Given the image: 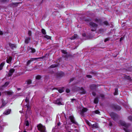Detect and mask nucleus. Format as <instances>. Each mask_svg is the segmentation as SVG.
Wrapping results in <instances>:
<instances>
[{
  "label": "nucleus",
  "instance_id": "nucleus-1",
  "mask_svg": "<svg viewBox=\"0 0 132 132\" xmlns=\"http://www.w3.org/2000/svg\"><path fill=\"white\" fill-rule=\"evenodd\" d=\"M38 130L41 132H46L45 127L41 124H39L37 126Z\"/></svg>",
  "mask_w": 132,
  "mask_h": 132
},
{
  "label": "nucleus",
  "instance_id": "nucleus-2",
  "mask_svg": "<svg viewBox=\"0 0 132 132\" xmlns=\"http://www.w3.org/2000/svg\"><path fill=\"white\" fill-rule=\"evenodd\" d=\"M89 25L90 26L91 28H93V29H92L91 31H95L96 29V28L98 26V25L93 22H91L89 23Z\"/></svg>",
  "mask_w": 132,
  "mask_h": 132
},
{
  "label": "nucleus",
  "instance_id": "nucleus-3",
  "mask_svg": "<svg viewBox=\"0 0 132 132\" xmlns=\"http://www.w3.org/2000/svg\"><path fill=\"white\" fill-rule=\"evenodd\" d=\"M110 106L112 108L118 110H119L121 109V107L119 106L116 104H112Z\"/></svg>",
  "mask_w": 132,
  "mask_h": 132
},
{
  "label": "nucleus",
  "instance_id": "nucleus-4",
  "mask_svg": "<svg viewBox=\"0 0 132 132\" xmlns=\"http://www.w3.org/2000/svg\"><path fill=\"white\" fill-rule=\"evenodd\" d=\"M69 119L73 123L77 125V122L75 121L74 118L73 116H71L69 117Z\"/></svg>",
  "mask_w": 132,
  "mask_h": 132
},
{
  "label": "nucleus",
  "instance_id": "nucleus-5",
  "mask_svg": "<svg viewBox=\"0 0 132 132\" xmlns=\"http://www.w3.org/2000/svg\"><path fill=\"white\" fill-rule=\"evenodd\" d=\"M110 115L111 117L113 118L114 120H116L117 118L118 117L117 115L113 112H111L110 114Z\"/></svg>",
  "mask_w": 132,
  "mask_h": 132
},
{
  "label": "nucleus",
  "instance_id": "nucleus-6",
  "mask_svg": "<svg viewBox=\"0 0 132 132\" xmlns=\"http://www.w3.org/2000/svg\"><path fill=\"white\" fill-rule=\"evenodd\" d=\"M27 51H30L31 53H34L36 52L35 50L32 47L28 46L27 48Z\"/></svg>",
  "mask_w": 132,
  "mask_h": 132
},
{
  "label": "nucleus",
  "instance_id": "nucleus-7",
  "mask_svg": "<svg viewBox=\"0 0 132 132\" xmlns=\"http://www.w3.org/2000/svg\"><path fill=\"white\" fill-rule=\"evenodd\" d=\"M62 100L61 98H58L54 101V103L59 105H62V104L61 103Z\"/></svg>",
  "mask_w": 132,
  "mask_h": 132
},
{
  "label": "nucleus",
  "instance_id": "nucleus-8",
  "mask_svg": "<svg viewBox=\"0 0 132 132\" xmlns=\"http://www.w3.org/2000/svg\"><path fill=\"white\" fill-rule=\"evenodd\" d=\"M9 45L10 47L12 49H13L16 47V45L15 44H13L10 43H9Z\"/></svg>",
  "mask_w": 132,
  "mask_h": 132
},
{
  "label": "nucleus",
  "instance_id": "nucleus-9",
  "mask_svg": "<svg viewBox=\"0 0 132 132\" xmlns=\"http://www.w3.org/2000/svg\"><path fill=\"white\" fill-rule=\"evenodd\" d=\"M15 71V70L14 69H10L9 71V72L8 75V77H9L12 76Z\"/></svg>",
  "mask_w": 132,
  "mask_h": 132
},
{
  "label": "nucleus",
  "instance_id": "nucleus-10",
  "mask_svg": "<svg viewBox=\"0 0 132 132\" xmlns=\"http://www.w3.org/2000/svg\"><path fill=\"white\" fill-rule=\"evenodd\" d=\"M64 75V73L62 72H59L56 73V76L57 77H61Z\"/></svg>",
  "mask_w": 132,
  "mask_h": 132
},
{
  "label": "nucleus",
  "instance_id": "nucleus-11",
  "mask_svg": "<svg viewBox=\"0 0 132 132\" xmlns=\"http://www.w3.org/2000/svg\"><path fill=\"white\" fill-rule=\"evenodd\" d=\"M122 125L125 126L126 128H127L130 125V124L129 123H126L125 122H122L121 123Z\"/></svg>",
  "mask_w": 132,
  "mask_h": 132
},
{
  "label": "nucleus",
  "instance_id": "nucleus-12",
  "mask_svg": "<svg viewBox=\"0 0 132 132\" xmlns=\"http://www.w3.org/2000/svg\"><path fill=\"white\" fill-rule=\"evenodd\" d=\"M94 21L96 23L99 24H101L102 22V21L100 19H95L94 20Z\"/></svg>",
  "mask_w": 132,
  "mask_h": 132
},
{
  "label": "nucleus",
  "instance_id": "nucleus-13",
  "mask_svg": "<svg viewBox=\"0 0 132 132\" xmlns=\"http://www.w3.org/2000/svg\"><path fill=\"white\" fill-rule=\"evenodd\" d=\"M97 86L96 85L92 84L90 85V88L91 89L94 90L96 89Z\"/></svg>",
  "mask_w": 132,
  "mask_h": 132
},
{
  "label": "nucleus",
  "instance_id": "nucleus-14",
  "mask_svg": "<svg viewBox=\"0 0 132 132\" xmlns=\"http://www.w3.org/2000/svg\"><path fill=\"white\" fill-rule=\"evenodd\" d=\"M12 60V57L11 56H10L7 58L6 60V62L7 63H10L11 62Z\"/></svg>",
  "mask_w": 132,
  "mask_h": 132
},
{
  "label": "nucleus",
  "instance_id": "nucleus-15",
  "mask_svg": "<svg viewBox=\"0 0 132 132\" xmlns=\"http://www.w3.org/2000/svg\"><path fill=\"white\" fill-rule=\"evenodd\" d=\"M11 109H8L5 111L3 113V114L5 115H7L9 114L11 112Z\"/></svg>",
  "mask_w": 132,
  "mask_h": 132
},
{
  "label": "nucleus",
  "instance_id": "nucleus-16",
  "mask_svg": "<svg viewBox=\"0 0 132 132\" xmlns=\"http://www.w3.org/2000/svg\"><path fill=\"white\" fill-rule=\"evenodd\" d=\"M30 37H27L25 39L24 42L25 43L28 44L29 43V41L30 40Z\"/></svg>",
  "mask_w": 132,
  "mask_h": 132
},
{
  "label": "nucleus",
  "instance_id": "nucleus-17",
  "mask_svg": "<svg viewBox=\"0 0 132 132\" xmlns=\"http://www.w3.org/2000/svg\"><path fill=\"white\" fill-rule=\"evenodd\" d=\"M31 83V80L29 79L27 80L26 82L25 83V84H27V86H28Z\"/></svg>",
  "mask_w": 132,
  "mask_h": 132
},
{
  "label": "nucleus",
  "instance_id": "nucleus-18",
  "mask_svg": "<svg viewBox=\"0 0 132 132\" xmlns=\"http://www.w3.org/2000/svg\"><path fill=\"white\" fill-rule=\"evenodd\" d=\"M78 37V35L77 34H75L74 35L72 36L71 37L69 38L70 39L72 40L74 39H76Z\"/></svg>",
  "mask_w": 132,
  "mask_h": 132
},
{
  "label": "nucleus",
  "instance_id": "nucleus-19",
  "mask_svg": "<svg viewBox=\"0 0 132 132\" xmlns=\"http://www.w3.org/2000/svg\"><path fill=\"white\" fill-rule=\"evenodd\" d=\"M80 92L81 93V94H85L86 93V91L85 90L82 88H81L80 89Z\"/></svg>",
  "mask_w": 132,
  "mask_h": 132
},
{
  "label": "nucleus",
  "instance_id": "nucleus-20",
  "mask_svg": "<svg viewBox=\"0 0 132 132\" xmlns=\"http://www.w3.org/2000/svg\"><path fill=\"white\" fill-rule=\"evenodd\" d=\"M91 127L93 128H98V126L97 124H94L91 125Z\"/></svg>",
  "mask_w": 132,
  "mask_h": 132
},
{
  "label": "nucleus",
  "instance_id": "nucleus-21",
  "mask_svg": "<svg viewBox=\"0 0 132 132\" xmlns=\"http://www.w3.org/2000/svg\"><path fill=\"white\" fill-rule=\"evenodd\" d=\"M59 65L58 64H54L51 65L50 67V68H54L57 67Z\"/></svg>",
  "mask_w": 132,
  "mask_h": 132
},
{
  "label": "nucleus",
  "instance_id": "nucleus-22",
  "mask_svg": "<svg viewBox=\"0 0 132 132\" xmlns=\"http://www.w3.org/2000/svg\"><path fill=\"white\" fill-rule=\"evenodd\" d=\"M20 3H11V4H10V5L11 6H12L14 5H16V6L18 5V4H19Z\"/></svg>",
  "mask_w": 132,
  "mask_h": 132
},
{
  "label": "nucleus",
  "instance_id": "nucleus-23",
  "mask_svg": "<svg viewBox=\"0 0 132 132\" xmlns=\"http://www.w3.org/2000/svg\"><path fill=\"white\" fill-rule=\"evenodd\" d=\"M4 64V63L3 62L0 64V70H1L2 69V68Z\"/></svg>",
  "mask_w": 132,
  "mask_h": 132
},
{
  "label": "nucleus",
  "instance_id": "nucleus-24",
  "mask_svg": "<svg viewBox=\"0 0 132 132\" xmlns=\"http://www.w3.org/2000/svg\"><path fill=\"white\" fill-rule=\"evenodd\" d=\"M41 78V76L40 75H38L36 77V79L38 80H39Z\"/></svg>",
  "mask_w": 132,
  "mask_h": 132
},
{
  "label": "nucleus",
  "instance_id": "nucleus-25",
  "mask_svg": "<svg viewBox=\"0 0 132 132\" xmlns=\"http://www.w3.org/2000/svg\"><path fill=\"white\" fill-rule=\"evenodd\" d=\"M41 32L44 35H45L46 34L45 30L43 29H41Z\"/></svg>",
  "mask_w": 132,
  "mask_h": 132
},
{
  "label": "nucleus",
  "instance_id": "nucleus-26",
  "mask_svg": "<svg viewBox=\"0 0 132 132\" xmlns=\"http://www.w3.org/2000/svg\"><path fill=\"white\" fill-rule=\"evenodd\" d=\"M88 110V109H87L86 108H84L82 109L81 111L82 112H87Z\"/></svg>",
  "mask_w": 132,
  "mask_h": 132
},
{
  "label": "nucleus",
  "instance_id": "nucleus-27",
  "mask_svg": "<svg viewBox=\"0 0 132 132\" xmlns=\"http://www.w3.org/2000/svg\"><path fill=\"white\" fill-rule=\"evenodd\" d=\"M98 102V100L97 98H96L94 100V103L95 104H97Z\"/></svg>",
  "mask_w": 132,
  "mask_h": 132
},
{
  "label": "nucleus",
  "instance_id": "nucleus-28",
  "mask_svg": "<svg viewBox=\"0 0 132 132\" xmlns=\"http://www.w3.org/2000/svg\"><path fill=\"white\" fill-rule=\"evenodd\" d=\"M44 37L47 38V39H50L51 38V37L50 36L48 35H45L44 36Z\"/></svg>",
  "mask_w": 132,
  "mask_h": 132
},
{
  "label": "nucleus",
  "instance_id": "nucleus-29",
  "mask_svg": "<svg viewBox=\"0 0 132 132\" xmlns=\"http://www.w3.org/2000/svg\"><path fill=\"white\" fill-rule=\"evenodd\" d=\"M25 124L26 126H29V124L28 121L27 120H26L25 121Z\"/></svg>",
  "mask_w": 132,
  "mask_h": 132
},
{
  "label": "nucleus",
  "instance_id": "nucleus-30",
  "mask_svg": "<svg viewBox=\"0 0 132 132\" xmlns=\"http://www.w3.org/2000/svg\"><path fill=\"white\" fill-rule=\"evenodd\" d=\"M118 93V89L116 88L115 89V91L114 93V95H116Z\"/></svg>",
  "mask_w": 132,
  "mask_h": 132
},
{
  "label": "nucleus",
  "instance_id": "nucleus-31",
  "mask_svg": "<svg viewBox=\"0 0 132 132\" xmlns=\"http://www.w3.org/2000/svg\"><path fill=\"white\" fill-rule=\"evenodd\" d=\"M9 84V82H6L5 83L4 85H3L4 86L6 87Z\"/></svg>",
  "mask_w": 132,
  "mask_h": 132
},
{
  "label": "nucleus",
  "instance_id": "nucleus-32",
  "mask_svg": "<svg viewBox=\"0 0 132 132\" xmlns=\"http://www.w3.org/2000/svg\"><path fill=\"white\" fill-rule=\"evenodd\" d=\"M13 92L11 91H7L6 92V93L8 95H11L12 94Z\"/></svg>",
  "mask_w": 132,
  "mask_h": 132
},
{
  "label": "nucleus",
  "instance_id": "nucleus-33",
  "mask_svg": "<svg viewBox=\"0 0 132 132\" xmlns=\"http://www.w3.org/2000/svg\"><path fill=\"white\" fill-rule=\"evenodd\" d=\"M29 98L28 97V96L26 97V99H25V101L27 103H28V102H29Z\"/></svg>",
  "mask_w": 132,
  "mask_h": 132
},
{
  "label": "nucleus",
  "instance_id": "nucleus-34",
  "mask_svg": "<svg viewBox=\"0 0 132 132\" xmlns=\"http://www.w3.org/2000/svg\"><path fill=\"white\" fill-rule=\"evenodd\" d=\"M80 114L81 115V116L83 117L84 116V112H82L81 111H80Z\"/></svg>",
  "mask_w": 132,
  "mask_h": 132
},
{
  "label": "nucleus",
  "instance_id": "nucleus-35",
  "mask_svg": "<svg viewBox=\"0 0 132 132\" xmlns=\"http://www.w3.org/2000/svg\"><path fill=\"white\" fill-rule=\"evenodd\" d=\"M125 78L128 80H130L131 79V78L129 76H125Z\"/></svg>",
  "mask_w": 132,
  "mask_h": 132
},
{
  "label": "nucleus",
  "instance_id": "nucleus-36",
  "mask_svg": "<svg viewBox=\"0 0 132 132\" xmlns=\"http://www.w3.org/2000/svg\"><path fill=\"white\" fill-rule=\"evenodd\" d=\"M103 23H104V24H105V25H108L109 24V23H108V22L107 21H104L103 22Z\"/></svg>",
  "mask_w": 132,
  "mask_h": 132
},
{
  "label": "nucleus",
  "instance_id": "nucleus-37",
  "mask_svg": "<svg viewBox=\"0 0 132 132\" xmlns=\"http://www.w3.org/2000/svg\"><path fill=\"white\" fill-rule=\"evenodd\" d=\"M128 119L130 121H132V116H129L128 118Z\"/></svg>",
  "mask_w": 132,
  "mask_h": 132
},
{
  "label": "nucleus",
  "instance_id": "nucleus-38",
  "mask_svg": "<svg viewBox=\"0 0 132 132\" xmlns=\"http://www.w3.org/2000/svg\"><path fill=\"white\" fill-rule=\"evenodd\" d=\"M28 35L29 36H30L31 35V31L29 30L28 31Z\"/></svg>",
  "mask_w": 132,
  "mask_h": 132
},
{
  "label": "nucleus",
  "instance_id": "nucleus-39",
  "mask_svg": "<svg viewBox=\"0 0 132 132\" xmlns=\"http://www.w3.org/2000/svg\"><path fill=\"white\" fill-rule=\"evenodd\" d=\"M64 57L65 58H67L69 56V55L67 54H65L64 55Z\"/></svg>",
  "mask_w": 132,
  "mask_h": 132
},
{
  "label": "nucleus",
  "instance_id": "nucleus-40",
  "mask_svg": "<svg viewBox=\"0 0 132 132\" xmlns=\"http://www.w3.org/2000/svg\"><path fill=\"white\" fill-rule=\"evenodd\" d=\"M31 61H30V60L28 61L27 62V65H28L30 63H31Z\"/></svg>",
  "mask_w": 132,
  "mask_h": 132
},
{
  "label": "nucleus",
  "instance_id": "nucleus-41",
  "mask_svg": "<svg viewBox=\"0 0 132 132\" xmlns=\"http://www.w3.org/2000/svg\"><path fill=\"white\" fill-rule=\"evenodd\" d=\"M95 113L96 114H98L100 113L99 111L98 110H96L95 111Z\"/></svg>",
  "mask_w": 132,
  "mask_h": 132
},
{
  "label": "nucleus",
  "instance_id": "nucleus-42",
  "mask_svg": "<svg viewBox=\"0 0 132 132\" xmlns=\"http://www.w3.org/2000/svg\"><path fill=\"white\" fill-rule=\"evenodd\" d=\"M62 52L64 54H67V53L64 50H62Z\"/></svg>",
  "mask_w": 132,
  "mask_h": 132
},
{
  "label": "nucleus",
  "instance_id": "nucleus-43",
  "mask_svg": "<svg viewBox=\"0 0 132 132\" xmlns=\"http://www.w3.org/2000/svg\"><path fill=\"white\" fill-rule=\"evenodd\" d=\"M9 0H2V1L3 2H8Z\"/></svg>",
  "mask_w": 132,
  "mask_h": 132
},
{
  "label": "nucleus",
  "instance_id": "nucleus-44",
  "mask_svg": "<svg viewBox=\"0 0 132 132\" xmlns=\"http://www.w3.org/2000/svg\"><path fill=\"white\" fill-rule=\"evenodd\" d=\"M37 59L35 58H32L30 60L31 61H32L34 60H35Z\"/></svg>",
  "mask_w": 132,
  "mask_h": 132
},
{
  "label": "nucleus",
  "instance_id": "nucleus-45",
  "mask_svg": "<svg viewBox=\"0 0 132 132\" xmlns=\"http://www.w3.org/2000/svg\"><path fill=\"white\" fill-rule=\"evenodd\" d=\"M59 92L60 93H62L63 92V90L62 89H59L58 90Z\"/></svg>",
  "mask_w": 132,
  "mask_h": 132
},
{
  "label": "nucleus",
  "instance_id": "nucleus-46",
  "mask_svg": "<svg viewBox=\"0 0 132 132\" xmlns=\"http://www.w3.org/2000/svg\"><path fill=\"white\" fill-rule=\"evenodd\" d=\"M86 123L89 126H90V123L87 120H86Z\"/></svg>",
  "mask_w": 132,
  "mask_h": 132
},
{
  "label": "nucleus",
  "instance_id": "nucleus-47",
  "mask_svg": "<svg viewBox=\"0 0 132 132\" xmlns=\"http://www.w3.org/2000/svg\"><path fill=\"white\" fill-rule=\"evenodd\" d=\"M109 40V38H106L105 39L104 42H106L107 41Z\"/></svg>",
  "mask_w": 132,
  "mask_h": 132
},
{
  "label": "nucleus",
  "instance_id": "nucleus-48",
  "mask_svg": "<svg viewBox=\"0 0 132 132\" xmlns=\"http://www.w3.org/2000/svg\"><path fill=\"white\" fill-rule=\"evenodd\" d=\"M86 76L87 77L91 78H92V76L90 75H88Z\"/></svg>",
  "mask_w": 132,
  "mask_h": 132
},
{
  "label": "nucleus",
  "instance_id": "nucleus-49",
  "mask_svg": "<svg viewBox=\"0 0 132 132\" xmlns=\"http://www.w3.org/2000/svg\"><path fill=\"white\" fill-rule=\"evenodd\" d=\"M2 102H3V103H2V105H1V107L0 108H1L2 107H3L5 105V104L3 102V101H2Z\"/></svg>",
  "mask_w": 132,
  "mask_h": 132
},
{
  "label": "nucleus",
  "instance_id": "nucleus-50",
  "mask_svg": "<svg viewBox=\"0 0 132 132\" xmlns=\"http://www.w3.org/2000/svg\"><path fill=\"white\" fill-rule=\"evenodd\" d=\"M70 91V90L69 89H67L66 90V92L67 93H69V92Z\"/></svg>",
  "mask_w": 132,
  "mask_h": 132
},
{
  "label": "nucleus",
  "instance_id": "nucleus-51",
  "mask_svg": "<svg viewBox=\"0 0 132 132\" xmlns=\"http://www.w3.org/2000/svg\"><path fill=\"white\" fill-rule=\"evenodd\" d=\"M71 102L72 103L74 101L76 100L75 99H71Z\"/></svg>",
  "mask_w": 132,
  "mask_h": 132
},
{
  "label": "nucleus",
  "instance_id": "nucleus-52",
  "mask_svg": "<svg viewBox=\"0 0 132 132\" xmlns=\"http://www.w3.org/2000/svg\"><path fill=\"white\" fill-rule=\"evenodd\" d=\"M100 96L102 98H103L104 97V95L103 94H100Z\"/></svg>",
  "mask_w": 132,
  "mask_h": 132
},
{
  "label": "nucleus",
  "instance_id": "nucleus-53",
  "mask_svg": "<svg viewBox=\"0 0 132 132\" xmlns=\"http://www.w3.org/2000/svg\"><path fill=\"white\" fill-rule=\"evenodd\" d=\"M92 95H93L95 96L96 95V94L95 92H93L92 93Z\"/></svg>",
  "mask_w": 132,
  "mask_h": 132
},
{
  "label": "nucleus",
  "instance_id": "nucleus-54",
  "mask_svg": "<svg viewBox=\"0 0 132 132\" xmlns=\"http://www.w3.org/2000/svg\"><path fill=\"white\" fill-rule=\"evenodd\" d=\"M74 78H72L71 79H70V81L71 82V81H72L74 80Z\"/></svg>",
  "mask_w": 132,
  "mask_h": 132
},
{
  "label": "nucleus",
  "instance_id": "nucleus-55",
  "mask_svg": "<svg viewBox=\"0 0 132 132\" xmlns=\"http://www.w3.org/2000/svg\"><path fill=\"white\" fill-rule=\"evenodd\" d=\"M3 34V33L2 31H0V35H2Z\"/></svg>",
  "mask_w": 132,
  "mask_h": 132
},
{
  "label": "nucleus",
  "instance_id": "nucleus-56",
  "mask_svg": "<svg viewBox=\"0 0 132 132\" xmlns=\"http://www.w3.org/2000/svg\"><path fill=\"white\" fill-rule=\"evenodd\" d=\"M123 39V37H121L120 39V42H121L122 40Z\"/></svg>",
  "mask_w": 132,
  "mask_h": 132
},
{
  "label": "nucleus",
  "instance_id": "nucleus-57",
  "mask_svg": "<svg viewBox=\"0 0 132 132\" xmlns=\"http://www.w3.org/2000/svg\"><path fill=\"white\" fill-rule=\"evenodd\" d=\"M124 129L126 132H129V131H128L127 130V129L125 128Z\"/></svg>",
  "mask_w": 132,
  "mask_h": 132
},
{
  "label": "nucleus",
  "instance_id": "nucleus-58",
  "mask_svg": "<svg viewBox=\"0 0 132 132\" xmlns=\"http://www.w3.org/2000/svg\"><path fill=\"white\" fill-rule=\"evenodd\" d=\"M112 124L111 122H110L109 123V125L110 126H112Z\"/></svg>",
  "mask_w": 132,
  "mask_h": 132
},
{
  "label": "nucleus",
  "instance_id": "nucleus-59",
  "mask_svg": "<svg viewBox=\"0 0 132 132\" xmlns=\"http://www.w3.org/2000/svg\"><path fill=\"white\" fill-rule=\"evenodd\" d=\"M37 66H38V67H39V65H38V66H35V67H34V69H36L38 68H37Z\"/></svg>",
  "mask_w": 132,
  "mask_h": 132
},
{
  "label": "nucleus",
  "instance_id": "nucleus-60",
  "mask_svg": "<svg viewBox=\"0 0 132 132\" xmlns=\"http://www.w3.org/2000/svg\"><path fill=\"white\" fill-rule=\"evenodd\" d=\"M60 124V122H59L57 123V125L58 126H59Z\"/></svg>",
  "mask_w": 132,
  "mask_h": 132
},
{
  "label": "nucleus",
  "instance_id": "nucleus-61",
  "mask_svg": "<svg viewBox=\"0 0 132 132\" xmlns=\"http://www.w3.org/2000/svg\"><path fill=\"white\" fill-rule=\"evenodd\" d=\"M23 74V73H20V74L19 75H21L22 74Z\"/></svg>",
  "mask_w": 132,
  "mask_h": 132
},
{
  "label": "nucleus",
  "instance_id": "nucleus-62",
  "mask_svg": "<svg viewBox=\"0 0 132 132\" xmlns=\"http://www.w3.org/2000/svg\"><path fill=\"white\" fill-rule=\"evenodd\" d=\"M86 21H90L91 20H88V19H87V20H86Z\"/></svg>",
  "mask_w": 132,
  "mask_h": 132
},
{
  "label": "nucleus",
  "instance_id": "nucleus-63",
  "mask_svg": "<svg viewBox=\"0 0 132 132\" xmlns=\"http://www.w3.org/2000/svg\"><path fill=\"white\" fill-rule=\"evenodd\" d=\"M44 57H40V59H43V58Z\"/></svg>",
  "mask_w": 132,
  "mask_h": 132
},
{
  "label": "nucleus",
  "instance_id": "nucleus-64",
  "mask_svg": "<svg viewBox=\"0 0 132 132\" xmlns=\"http://www.w3.org/2000/svg\"><path fill=\"white\" fill-rule=\"evenodd\" d=\"M64 117H65V118L66 119V120H67V118H66V117L65 116H64Z\"/></svg>",
  "mask_w": 132,
  "mask_h": 132
}]
</instances>
